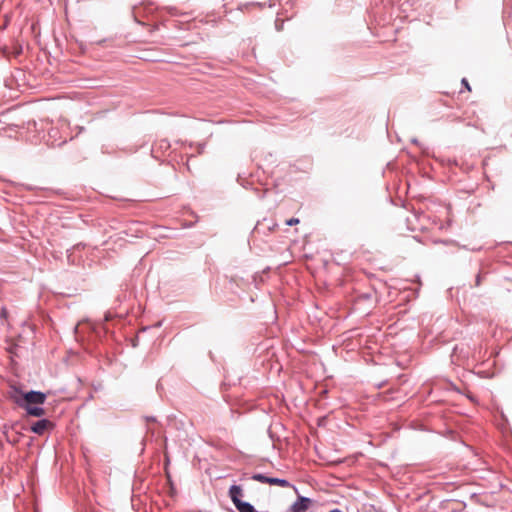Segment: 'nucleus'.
<instances>
[{"instance_id": "1", "label": "nucleus", "mask_w": 512, "mask_h": 512, "mask_svg": "<svg viewBox=\"0 0 512 512\" xmlns=\"http://www.w3.org/2000/svg\"><path fill=\"white\" fill-rule=\"evenodd\" d=\"M46 394L39 391H29L25 393L21 408L32 405H41L46 401Z\"/></svg>"}, {"instance_id": "2", "label": "nucleus", "mask_w": 512, "mask_h": 512, "mask_svg": "<svg viewBox=\"0 0 512 512\" xmlns=\"http://www.w3.org/2000/svg\"><path fill=\"white\" fill-rule=\"evenodd\" d=\"M252 479L261 483L269 484V485H277L280 487H291L292 485L285 479H279L274 477H268L263 474L257 473L252 476Z\"/></svg>"}, {"instance_id": "3", "label": "nucleus", "mask_w": 512, "mask_h": 512, "mask_svg": "<svg viewBox=\"0 0 512 512\" xmlns=\"http://www.w3.org/2000/svg\"><path fill=\"white\" fill-rule=\"evenodd\" d=\"M25 393L19 386L16 384H10L7 390V397L13 401L19 407L22 406V402L25 396Z\"/></svg>"}, {"instance_id": "4", "label": "nucleus", "mask_w": 512, "mask_h": 512, "mask_svg": "<svg viewBox=\"0 0 512 512\" xmlns=\"http://www.w3.org/2000/svg\"><path fill=\"white\" fill-rule=\"evenodd\" d=\"M312 504V500L307 497L298 496V499L291 505V512H306Z\"/></svg>"}, {"instance_id": "5", "label": "nucleus", "mask_w": 512, "mask_h": 512, "mask_svg": "<svg viewBox=\"0 0 512 512\" xmlns=\"http://www.w3.org/2000/svg\"><path fill=\"white\" fill-rule=\"evenodd\" d=\"M52 428H53V423L50 420L42 419V420L35 422L32 425L31 430L38 435H43L46 431H49Z\"/></svg>"}, {"instance_id": "6", "label": "nucleus", "mask_w": 512, "mask_h": 512, "mask_svg": "<svg viewBox=\"0 0 512 512\" xmlns=\"http://www.w3.org/2000/svg\"><path fill=\"white\" fill-rule=\"evenodd\" d=\"M229 495H230V498H231L233 504L235 505V507L239 506V504L244 502L240 499V497L242 496V488L240 486H237V485L231 486V488L229 490Z\"/></svg>"}, {"instance_id": "7", "label": "nucleus", "mask_w": 512, "mask_h": 512, "mask_svg": "<svg viewBox=\"0 0 512 512\" xmlns=\"http://www.w3.org/2000/svg\"><path fill=\"white\" fill-rule=\"evenodd\" d=\"M28 415L34 417H42L45 415V410L37 405H32L24 408Z\"/></svg>"}, {"instance_id": "8", "label": "nucleus", "mask_w": 512, "mask_h": 512, "mask_svg": "<svg viewBox=\"0 0 512 512\" xmlns=\"http://www.w3.org/2000/svg\"><path fill=\"white\" fill-rule=\"evenodd\" d=\"M0 318L3 321H7V319H8V310H7L6 307H2L1 312H0Z\"/></svg>"}, {"instance_id": "9", "label": "nucleus", "mask_w": 512, "mask_h": 512, "mask_svg": "<svg viewBox=\"0 0 512 512\" xmlns=\"http://www.w3.org/2000/svg\"><path fill=\"white\" fill-rule=\"evenodd\" d=\"M300 220L298 218H291L286 221V224L289 226L297 225L299 224Z\"/></svg>"}, {"instance_id": "10", "label": "nucleus", "mask_w": 512, "mask_h": 512, "mask_svg": "<svg viewBox=\"0 0 512 512\" xmlns=\"http://www.w3.org/2000/svg\"><path fill=\"white\" fill-rule=\"evenodd\" d=\"M462 84L464 85V87H466V89H467L468 91H471V87H470V85H469V83H468L467 79L463 78V79H462Z\"/></svg>"}]
</instances>
